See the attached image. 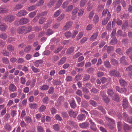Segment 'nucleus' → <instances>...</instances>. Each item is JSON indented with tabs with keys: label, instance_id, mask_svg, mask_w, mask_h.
I'll list each match as a JSON object with an SVG mask.
<instances>
[{
	"label": "nucleus",
	"instance_id": "1",
	"mask_svg": "<svg viewBox=\"0 0 132 132\" xmlns=\"http://www.w3.org/2000/svg\"><path fill=\"white\" fill-rule=\"evenodd\" d=\"M106 120L108 121L111 122L112 124L110 123H109L108 125V127L109 129L111 130H112L114 129L115 127V125H114L115 124L114 121L111 118L106 117H105Z\"/></svg>",
	"mask_w": 132,
	"mask_h": 132
},
{
	"label": "nucleus",
	"instance_id": "2",
	"mask_svg": "<svg viewBox=\"0 0 132 132\" xmlns=\"http://www.w3.org/2000/svg\"><path fill=\"white\" fill-rule=\"evenodd\" d=\"M14 16L11 15H9L6 16L4 18V20L6 22H11L14 20Z\"/></svg>",
	"mask_w": 132,
	"mask_h": 132
},
{
	"label": "nucleus",
	"instance_id": "3",
	"mask_svg": "<svg viewBox=\"0 0 132 132\" xmlns=\"http://www.w3.org/2000/svg\"><path fill=\"white\" fill-rule=\"evenodd\" d=\"M26 27L25 26H22L18 27L16 31L17 33L19 34H21L24 33H26Z\"/></svg>",
	"mask_w": 132,
	"mask_h": 132
},
{
	"label": "nucleus",
	"instance_id": "4",
	"mask_svg": "<svg viewBox=\"0 0 132 132\" xmlns=\"http://www.w3.org/2000/svg\"><path fill=\"white\" fill-rule=\"evenodd\" d=\"M29 21V19L26 18H22L19 21V24L22 25L27 24Z\"/></svg>",
	"mask_w": 132,
	"mask_h": 132
},
{
	"label": "nucleus",
	"instance_id": "5",
	"mask_svg": "<svg viewBox=\"0 0 132 132\" xmlns=\"http://www.w3.org/2000/svg\"><path fill=\"white\" fill-rule=\"evenodd\" d=\"M110 73V75L112 76H116L117 77H120L121 75L119 72L118 71L115 70H111Z\"/></svg>",
	"mask_w": 132,
	"mask_h": 132
},
{
	"label": "nucleus",
	"instance_id": "6",
	"mask_svg": "<svg viewBox=\"0 0 132 132\" xmlns=\"http://www.w3.org/2000/svg\"><path fill=\"white\" fill-rule=\"evenodd\" d=\"M89 122L90 125V128L91 129L94 131H96L97 130V128L95 123L93 122L91 119L89 120Z\"/></svg>",
	"mask_w": 132,
	"mask_h": 132
},
{
	"label": "nucleus",
	"instance_id": "7",
	"mask_svg": "<svg viewBox=\"0 0 132 132\" xmlns=\"http://www.w3.org/2000/svg\"><path fill=\"white\" fill-rule=\"evenodd\" d=\"M126 59V58L125 56L121 57L120 60V63L123 65H128V63L127 62Z\"/></svg>",
	"mask_w": 132,
	"mask_h": 132
},
{
	"label": "nucleus",
	"instance_id": "8",
	"mask_svg": "<svg viewBox=\"0 0 132 132\" xmlns=\"http://www.w3.org/2000/svg\"><path fill=\"white\" fill-rule=\"evenodd\" d=\"M27 14V12L26 10H23L20 11L16 14V15L18 17H21L26 15Z\"/></svg>",
	"mask_w": 132,
	"mask_h": 132
},
{
	"label": "nucleus",
	"instance_id": "9",
	"mask_svg": "<svg viewBox=\"0 0 132 132\" xmlns=\"http://www.w3.org/2000/svg\"><path fill=\"white\" fill-rule=\"evenodd\" d=\"M72 24V22L71 21L67 23L63 28V30L65 31L68 30L71 26Z\"/></svg>",
	"mask_w": 132,
	"mask_h": 132
},
{
	"label": "nucleus",
	"instance_id": "10",
	"mask_svg": "<svg viewBox=\"0 0 132 132\" xmlns=\"http://www.w3.org/2000/svg\"><path fill=\"white\" fill-rule=\"evenodd\" d=\"M16 88L15 85L13 84H10L9 89L10 91L11 92H14L16 90Z\"/></svg>",
	"mask_w": 132,
	"mask_h": 132
},
{
	"label": "nucleus",
	"instance_id": "11",
	"mask_svg": "<svg viewBox=\"0 0 132 132\" xmlns=\"http://www.w3.org/2000/svg\"><path fill=\"white\" fill-rule=\"evenodd\" d=\"M112 99L117 102L120 101V97L119 95L116 93H115L114 95L112 97Z\"/></svg>",
	"mask_w": 132,
	"mask_h": 132
},
{
	"label": "nucleus",
	"instance_id": "12",
	"mask_svg": "<svg viewBox=\"0 0 132 132\" xmlns=\"http://www.w3.org/2000/svg\"><path fill=\"white\" fill-rule=\"evenodd\" d=\"M128 21H125L122 24L121 27L122 29L124 31L128 29Z\"/></svg>",
	"mask_w": 132,
	"mask_h": 132
},
{
	"label": "nucleus",
	"instance_id": "13",
	"mask_svg": "<svg viewBox=\"0 0 132 132\" xmlns=\"http://www.w3.org/2000/svg\"><path fill=\"white\" fill-rule=\"evenodd\" d=\"M9 10L8 9L4 7L3 6L0 7V13H5L8 12Z\"/></svg>",
	"mask_w": 132,
	"mask_h": 132
},
{
	"label": "nucleus",
	"instance_id": "14",
	"mask_svg": "<svg viewBox=\"0 0 132 132\" xmlns=\"http://www.w3.org/2000/svg\"><path fill=\"white\" fill-rule=\"evenodd\" d=\"M89 126V123L87 122H84L81 123H80L79 125L80 127L83 128H85L88 127Z\"/></svg>",
	"mask_w": 132,
	"mask_h": 132
},
{
	"label": "nucleus",
	"instance_id": "15",
	"mask_svg": "<svg viewBox=\"0 0 132 132\" xmlns=\"http://www.w3.org/2000/svg\"><path fill=\"white\" fill-rule=\"evenodd\" d=\"M132 127L128 125L127 124L124 123L123 129L124 131H127L131 129Z\"/></svg>",
	"mask_w": 132,
	"mask_h": 132
},
{
	"label": "nucleus",
	"instance_id": "16",
	"mask_svg": "<svg viewBox=\"0 0 132 132\" xmlns=\"http://www.w3.org/2000/svg\"><path fill=\"white\" fill-rule=\"evenodd\" d=\"M122 105L123 108L125 109L127 108L128 105V101L126 99H123V101Z\"/></svg>",
	"mask_w": 132,
	"mask_h": 132
},
{
	"label": "nucleus",
	"instance_id": "17",
	"mask_svg": "<svg viewBox=\"0 0 132 132\" xmlns=\"http://www.w3.org/2000/svg\"><path fill=\"white\" fill-rule=\"evenodd\" d=\"M69 116L71 117L75 118L77 116V114L72 110H70L69 112Z\"/></svg>",
	"mask_w": 132,
	"mask_h": 132
},
{
	"label": "nucleus",
	"instance_id": "18",
	"mask_svg": "<svg viewBox=\"0 0 132 132\" xmlns=\"http://www.w3.org/2000/svg\"><path fill=\"white\" fill-rule=\"evenodd\" d=\"M89 105L87 101L85 100L82 101L81 102V106L85 108H88Z\"/></svg>",
	"mask_w": 132,
	"mask_h": 132
},
{
	"label": "nucleus",
	"instance_id": "19",
	"mask_svg": "<svg viewBox=\"0 0 132 132\" xmlns=\"http://www.w3.org/2000/svg\"><path fill=\"white\" fill-rule=\"evenodd\" d=\"M43 62V60H39L36 61L34 63L36 67H38L39 66V65L42 64Z\"/></svg>",
	"mask_w": 132,
	"mask_h": 132
},
{
	"label": "nucleus",
	"instance_id": "20",
	"mask_svg": "<svg viewBox=\"0 0 132 132\" xmlns=\"http://www.w3.org/2000/svg\"><path fill=\"white\" fill-rule=\"evenodd\" d=\"M108 96L110 97H112L114 95L115 93L113 92V90L111 89H109L107 92Z\"/></svg>",
	"mask_w": 132,
	"mask_h": 132
},
{
	"label": "nucleus",
	"instance_id": "21",
	"mask_svg": "<svg viewBox=\"0 0 132 132\" xmlns=\"http://www.w3.org/2000/svg\"><path fill=\"white\" fill-rule=\"evenodd\" d=\"M117 39L116 37H113L110 43V44L113 45L117 43Z\"/></svg>",
	"mask_w": 132,
	"mask_h": 132
},
{
	"label": "nucleus",
	"instance_id": "22",
	"mask_svg": "<svg viewBox=\"0 0 132 132\" xmlns=\"http://www.w3.org/2000/svg\"><path fill=\"white\" fill-rule=\"evenodd\" d=\"M90 77V76L89 75L85 74L84 75L82 80L84 81H88L89 80Z\"/></svg>",
	"mask_w": 132,
	"mask_h": 132
},
{
	"label": "nucleus",
	"instance_id": "23",
	"mask_svg": "<svg viewBox=\"0 0 132 132\" xmlns=\"http://www.w3.org/2000/svg\"><path fill=\"white\" fill-rule=\"evenodd\" d=\"M86 117V115L83 114L81 113L79 114L77 117V119L78 120H81Z\"/></svg>",
	"mask_w": 132,
	"mask_h": 132
},
{
	"label": "nucleus",
	"instance_id": "24",
	"mask_svg": "<svg viewBox=\"0 0 132 132\" xmlns=\"http://www.w3.org/2000/svg\"><path fill=\"white\" fill-rule=\"evenodd\" d=\"M66 59V58L65 57L61 58L58 63V65H60L64 63L65 62Z\"/></svg>",
	"mask_w": 132,
	"mask_h": 132
},
{
	"label": "nucleus",
	"instance_id": "25",
	"mask_svg": "<svg viewBox=\"0 0 132 132\" xmlns=\"http://www.w3.org/2000/svg\"><path fill=\"white\" fill-rule=\"evenodd\" d=\"M7 35L4 32L0 34V38L4 40H5L7 38Z\"/></svg>",
	"mask_w": 132,
	"mask_h": 132
},
{
	"label": "nucleus",
	"instance_id": "26",
	"mask_svg": "<svg viewBox=\"0 0 132 132\" xmlns=\"http://www.w3.org/2000/svg\"><path fill=\"white\" fill-rule=\"evenodd\" d=\"M119 82L120 85L122 86H126L127 85L126 81L122 78H121Z\"/></svg>",
	"mask_w": 132,
	"mask_h": 132
},
{
	"label": "nucleus",
	"instance_id": "27",
	"mask_svg": "<svg viewBox=\"0 0 132 132\" xmlns=\"http://www.w3.org/2000/svg\"><path fill=\"white\" fill-rule=\"evenodd\" d=\"M7 49L9 51L12 52L14 51V48L11 45H9L7 46Z\"/></svg>",
	"mask_w": 132,
	"mask_h": 132
},
{
	"label": "nucleus",
	"instance_id": "28",
	"mask_svg": "<svg viewBox=\"0 0 132 132\" xmlns=\"http://www.w3.org/2000/svg\"><path fill=\"white\" fill-rule=\"evenodd\" d=\"M89 103L91 105L94 107H96L97 105V102L93 100H90L89 101Z\"/></svg>",
	"mask_w": 132,
	"mask_h": 132
},
{
	"label": "nucleus",
	"instance_id": "29",
	"mask_svg": "<svg viewBox=\"0 0 132 132\" xmlns=\"http://www.w3.org/2000/svg\"><path fill=\"white\" fill-rule=\"evenodd\" d=\"M74 47H71L69 48L67 50V53L68 54H69L72 53L74 51Z\"/></svg>",
	"mask_w": 132,
	"mask_h": 132
},
{
	"label": "nucleus",
	"instance_id": "30",
	"mask_svg": "<svg viewBox=\"0 0 132 132\" xmlns=\"http://www.w3.org/2000/svg\"><path fill=\"white\" fill-rule=\"evenodd\" d=\"M114 47L110 46L107 48V52L108 54H110L113 51Z\"/></svg>",
	"mask_w": 132,
	"mask_h": 132
},
{
	"label": "nucleus",
	"instance_id": "31",
	"mask_svg": "<svg viewBox=\"0 0 132 132\" xmlns=\"http://www.w3.org/2000/svg\"><path fill=\"white\" fill-rule=\"evenodd\" d=\"M37 5H33L27 8V10L28 11H32L35 9L37 7Z\"/></svg>",
	"mask_w": 132,
	"mask_h": 132
},
{
	"label": "nucleus",
	"instance_id": "32",
	"mask_svg": "<svg viewBox=\"0 0 132 132\" xmlns=\"http://www.w3.org/2000/svg\"><path fill=\"white\" fill-rule=\"evenodd\" d=\"M31 48V47L30 45H28L25 47L24 51L26 53H28L30 51Z\"/></svg>",
	"mask_w": 132,
	"mask_h": 132
},
{
	"label": "nucleus",
	"instance_id": "33",
	"mask_svg": "<svg viewBox=\"0 0 132 132\" xmlns=\"http://www.w3.org/2000/svg\"><path fill=\"white\" fill-rule=\"evenodd\" d=\"M70 105L71 108L74 109L76 106V104L74 100H72V102L70 103Z\"/></svg>",
	"mask_w": 132,
	"mask_h": 132
},
{
	"label": "nucleus",
	"instance_id": "34",
	"mask_svg": "<svg viewBox=\"0 0 132 132\" xmlns=\"http://www.w3.org/2000/svg\"><path fill=\"white\" fill-rule=\"evenodd\" d=\"M98 33H96L93 34L91 37L90 38V41L94 40L95 39H96L97 37Z\"/></svg>",
	"mask_w": 132,
	"mask_h": 132
},
{
	"label": "nucleus",
	"instance_id": "35",
	"mask_svg": "<svg viewBox=\"0 0 132 132\" xmlns=\"http://www.w3.org/2000/svg\"><path fill=\"white\" fill-rule=\"evenodd\" d=\"M68 122L69 125L73 127H75L76 126V123L72 121H68Z\"/></svg>",
	"mask_w": 132,
	"mask_h": 132
},
{
	"label": "nucleus",
	"instance_id": "36",
	"mask_svg": "<svg viewBox=\"0 0 132 132\" xmlns=\"http://www.w3.org/2000/svg\"><path fill=\"white\" fill-rule=\"evenodd\" d=\"M6 28V26L4 23H0V29L2 31H4Z\"/></svg>",
	"mask_w": 132,
	"mask_h": 132
},
{
	"label": "nucleus",
	"instance_id": "37",
	"mask_svg": "<svg viewBox=\"0 0 132 132\" xmlns=\"http://www.w3.org/2000/svg\"><path fill=\"white\" fill-rule=\"evenodd\" d=\"M104 64L105 66L107 68H111V65L109 61H105L104 63Z\"/></svg>",
	"mask_w": 132,
	"mask_h": 132
},
{
	"label": "nucleus",
	"instance_id": "38",
	"mask_svg": "<svg viewBox=\"0 0 132 132\" xmlns=\"http://www.w3.org/2000/svg\"><path fill=\"white\" fill-rule=\"evenodd\" d=\"M1 53L4 56H8L9 54V52L5 50H3L1 51Z\"/></svg>",
	"mask_w": 132,
	"mask_h": 132
},
{
	"label": "nucleus",
	"instance_id": "39",
	"mask_svg": "<svg viewBox=\"0 0 132 132\" xmlns=\"http://www.w3.org/2000/svg\"><path fill=\"white\" fill-rule=\"evenodd\" d=\"M24 119L25 121L28 123H30L31 122V118L28 116L26 117Z\"/></svg>",
	"mask_w": 132,
	"mask_h": 132
},
{
	"label": "nucleus",
	"instance_id": "40",
	"mask_svg": "<svg viewBox=\"0 0 132 132\" xmlns=\"http://www.w3.org/2000/svg\"><path fill=\"white\" fill-rule=\"evenodd\" d=\"M55 1H56L53 0H50L49 3L47 4L48 6L49 7L52 6L55 4Z\"/></svg>",
	"mask_w": 132,
	"mask_h": 132
},
{
	"label": "nucleus",
	"instance_id": "41",
	"mask_svg": "<svg viewBox=\"0 0 132 132\" xmlns=\"http://www.w3.org/2000/svg\"><path fill=\"white\" fill-rule=\"evenodd\" d=\"M92 94H96L98 92V90L95 88H93L90 90Z\"/></svg>",
	"mask_w": 132,
	"mask_h": 132
},
{
	"label": "nucleus",
	"instance_id": "42",
	"mask_svg": "<svg viewBox=\"0 0 132 132\" xmlns=\"http://www.w3.org/2000/svg\"><path fill=\"white\" fill-rule=\"evenodd\" d=\"M46 20L44 17H42L39 19V24H42Z\"/></svg>",
	"mask_w": 132,
	"mask_h": 132
},
{
	"label": "nucleus",
	"instance_id": "43",
	"mask_svg": "<svg viewBox=\"0 0 132 132\" xmlns=\"http://www.w3.org/2000/svg\"><path fill=\"white\" fill-rule=\"evenodd\" d=\"M29 107L31 109H36L37 108V105L36 103H31L29 104Z\"/></svg>",
	"mask_w": 132,
	"mask_h": 132
},
{
	"label": "nucleus",
	"instance_id": "44",
	"mask_svg": "<svg viewBox=\"0 0 132 132\" xmlns=\"http://www.w3.org/2000/svg\"><path fill=\"white\" fill-rule=\"evenodd\" d=\"M38 132H44V130L41 126H38L37 127Z\"/></svg>",
	"mask_w": 132,
	"mask_h": 132
},
{
	"label": "nucleus",
	"instance_id": "45",
	"mask_svg": "<svg viewBox=\"0 0 132 132\" xmlns=\"http://www.w3.org/2000/svg\"><path fill=\"white\" fill-rule=\"evenodd\" d=\"M121 3V0H116L113 3V5L114 7H115L118 4H119Z\"/></svg>",
	"mask_w": 132,
	"mask_h": 132
},
{
	"label": "nucleus",
	"instance_id": "46",
	"mask_svg": "<svg viewBox=\"0 0 132 132\" xmlns=\"http://www.w3.org/2000/svg\"><path fill=\"white\" fill-rule=\"evenodd\" d=\"M104 5H99L97 7V11L98 12H100L104 9Z\"/></svg>",
	"mask_w": 132,
	"mask_h": 132
},
{
	"label": "nucleus",
	"instance_id": "47",
	"mask_svg": "<svg viewBox=\"0 0 132 132\" xmlns=\"http://www.w3.org/2000/svg\"><path fill=\"white\" fill-rule=\"evenodd\" d=\"M4 127L5 129L8 131H9L10 130L11 128V126L8 124H6L5 125Z\"/></svg>",
	"mask_w": 132,
	"mask_h": 132
},
{
	"label": "nucleus",
	"instance_id": "48",
	"mask_svg": "<svg viewBox=\"0 0 132 132\" xmlns=\"http://www.w3.org/2000/svg\"><path fill=\"white\" fill-rule=\"evenodd\" d=\"M116 52L119 55H121L122 54V52L120 48H117L116 50Z\"/></svg>",
	"mask_w": 132,
	"mask_h": 132
},
{
	"label": "nucleus",
	"instance_id": "49",
	"mask_svg": "<svg viewBox=\"0 0 132 132\" xmlns=\"http://www.w3.org/2000/svg\"><path fill=\"white\" fill-rule=\"evenodd\" d=\"M37 11H35L30 13L29 14V16L30 18H33L36 15Z\"/></svg>",
	"mask_w": 132,
	"mask_h": 132
},
{
	"label": "nucleus",
	"instance_id": "50",
	"mask_svg": "<svg viewBox=\"0 0 132 132\" xmlns=\"http://www.w3.org/2000/svg\"><path fill=\"white\" fill-rule=\"evenodd\" d=\"M53 84L54 85H61V81L58 80H54L53 81Z\"/></svg>",
	"mask_w": 132,
	"mask_h": 132
},
{
	"label": "nucleus",
	"instance_id": "51",
	"mask_svg": "<svg viewBox=\"0 0 132 132\" xmlns=\"http://www.w3.org/2000/svg\"><path fill=\"white\" fill-rule=\"evenodd\" d=\"M129 40L127 38H124L123 39L122 41V43L123 44H128Z\"/></svg>",
	"mask_w": 132,
	"mask_h": 132
},
{
	"label": "nucleus",
	"instance_id": "52",
	"mask_svg": "<svg viewBox=\"0 0 132 132\" xmlns=\"http://www.w3.org/2000/svg\"><path fill=\"white\" fill-rule=\"evenodd\" d=\"M2 60L3 63L6 64H8L9 62L8 58L6 57H3L2 58Z\"/></svg>",
	"mask_w": 132,
	"mask_h": 132
},
{
	"label": "nucleus",
	"instance_id": "53",
	"mask_svg": "<svg viewBox=\"0 0 132 132\" xmlns=\"http://www.w3.org/2000/svg\"><path fill=\"white\" fill-rule=\"evenodd\" d=\"M62 2V0H59L56 5L55 7L56 8H59L61 5Z\"/></svg>",
	"mask_w": 132,
	"mask_h": 132
},
{
	"label": "nucleus",
	"instance_id": "54",
	"mask_svg": "<svg viewBox=\"0 0 132 132\" xmlns=\"http://www.w3.org/2000/svg\"><path fill=\"white\" fill-rule=\"evenodd\" d=\"M103 99L106 103H109L110 100L109 98L106 95L103 96Z\"/></svg>",
	"mask_w": 132,
	"mask_h": 132
},
{
	"label": "nucleus",
	"instance_id": "55",
	"mask_svg": "<svg viewBox=\"0 0 132 132\" xmlns=\"http://www.w3.org/2000/svg\"><path fill=\"white\" fill-rule=\"evenodd\" d=\"M111 63L113 65H115L118 64L117 61L114 59L111 60Z\"/></svg>",
	"mask_w": 132,
	"mask_h": 132
},
{
	"label": "nucleus",
	"instance_id": "56",
	"mask_svg": "<svg viewBox=\"0 0 132 132\" xmlns=\"http://www.w3.org/2000/svg\"><path fill=\"white\" fill-rule=\"evenodd\" d=\"M122 122H121L119 121L117 122V127L118 128V130L120 131L121 130L122 128L121 127Z\"/></svg>",
	"mask_w": 132,
	"mask_h": 132
},
{
	"label": "nucleus",
	"instance_id": "57",
	"mask_svg": "<svg viewBox=\"0 0 132 132\" xmlns=\"http://www.w3.org/2000/svg\"><path fill=\"white\" fill-rule=\"evenodd\" d=\"M44 2V0H40L37 3V6H41L42 5Z\"/></svg>",
	"mask_w": 132,
	"mask_h": 132
},
{
	"label": "nucleus",
	"instance_id": "58",
	"mask_svg": "<svg viewBox=\"0 0 132 132\" xmlns=\"http://www.w3.org/2000/svg\"><path fill=\"white\" fill-rule=\"evenodd\" d=\"M31 68L32 71L35 73H37L39 71V69L35 68L34 66H32Z\"/></svg>",
	"mask_w": 132,
	"mask_h": 132
},
{
	"label": "nucleus",
	"instance_id": "59",
	"mask_svg": "<svg viewBox=\"0 0 132 132\" xmlns=\"http://www.w3.org/2000/svg\"><path fill=\"white\" fill-rule=\"evenodd\" d=\"M64 14H62L57 18V20L58 21H60L64 18Z\"/></svg>",
	"mask_w": 132,
	"mask_h": 132
},
{
	"label": "nucleus",
	"instance_id": "60",
	"mask_svg": "<svg viewBox=\"0 0 132 132\" xmlns=\"http://www.w3.org/2000/svg\"><path fill=\"white\" fill-rule=\"evenodd\" d=\"M97 108L99 110H100L104 114L105 113V109L102 106H99Z\"/></svg>",
	"mask_w": 132,
	"mask_h": 132
},
{
	"label": "nucleus",
	"instance_id": "61",
	"mask_svg": "<svg viewBox=\"0 0 132 132\" xmlns=\"http://www.w3.org/2000/svg\"><path fill=\"white\" fill-rule=\"evenodd\" d=\"M61 11L60 10L57 11L55 13L54 15V17L55 18L57 17L61 13Z\"/></svg>",
	"mask_w": 132,
	"mask_h": 132
},
{
	"label": "nucleus",
	"instance_id": "62",
	"mask_svg": "<svg viewBox=\"0 0 132 132\" xmlns=\"http://www.w3.org/2000/svg\"><path fill=\"white\" fill-rule=\"evenodd\" d=\"M126 54L127 55H129L132 53V47H130L129 48H128L126 52Z\"/></svg>",
	"mask_w": 132,
	"mask_h": 132
},
{
	"label": "nucleus",
	"instance_id": "63",
	"mask_svg": "<svg viewBox=\"0 0 132 132\" xmlns=\"http://www.w3.org/2000/svg\"><path fill=\"white\" fill-rule=\"evenodd\" d=\"M22 7V6L19 4H17L16 5L14 9L15 10H19L21 9Z\"/></svg>",
	"mask_w": 132,
	"mask_h": 132
},
{
	"label": "nucleus",
	"instance_id": "64",
	"mask_svg": "<svg viewBox=\"0 0 132 132\" xmlns=\"http://www.w3.org/2000/svg\"><path fill=\"white\" fill-rule=\"evenodd\" d=\"M53 33V32L52 29H48L47 30L46 34L48 36H49Z\"/></svg>",
	"mask_w": 132,
	"mask_h": 132
}]
</instances>
